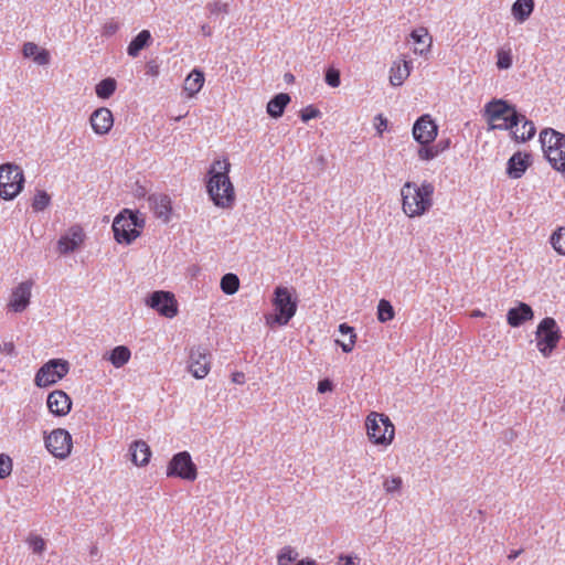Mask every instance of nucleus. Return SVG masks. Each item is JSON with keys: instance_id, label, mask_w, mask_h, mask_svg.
<instances>
[{"instance_id": "1", "label": "nucleus", "mask_w": 565, "mask_h": 565, "mask_svg": "<svg viewBox=\"0 0 565 565\" xmlns=\"http://www.w3.org/2000/svg\"><path fill=\"white\" fill-rule=\"evenodd\" d=\"M232 164L228 158L215 159L206 172L205 188L213 204L231 210L236 203L235 186L230 178Z\"/></svg>"}, {"instance_id": "2", "label": "nucleus", "mask_w": 565, "mask_h": 565, "mask_svg": "<svg viewBox=\"0 0 565 565\" xmlns=\"http://www.w3.org/2000/svg\"><path fill=\"white\" fill-rule=\"evenodd\" d=\"M435 186L429 181H406L401 188L402 211L409 218L427 214L434 206Z\"/></svg>"}, {"instance_id": "3", "label": "nucleus", "mask_w": 565, "mask_h": 565, "mask_svg": "<svg viewBox=\"0 0 565 565\" xmlns=\"http://www.w3.org/2000/svg\"><path fill=\"white\" fill-rule=\"evenodd\" d=\"M540 142L552 168L565 178V135L553 128H545L540 134Z\"/></svg>"}, {"instance_id": "4", "label": "nucleus", "mask_w": 565, "mask_h": 565, "mask_svg": "<svg viewBox=\"0 0 565 565\" xmlns=\"http://www.w3.org/2000/svg\"><path fill=\"white\" fill-rule=\"evenodd\" d=\"M484 115L487 117L490 129L510 130L520 124V114L515 108L505 100L494 99L484 106Z\"/></svg>"}, {"instance_id": "5", "label": "nucleus", "mask_w": 565, "mask_h": 565, "mask_svg": "<svg viewBox=\"0 0 565 565\" xmlns=\"http://www.w3.org/2000/svg\"><path fill=\"white\" fill-rule=\"evenodd\" d=\"M365 428L370 441L376 446L386 448L394 440L395 426L384 414L371 412L365 418Z\"/></svg>"}, {"instance_id": "6", "label": "nucleus", "mask_w": 565, "mask_h": 565, "mask_svg": "<svg viewBox=\"0 0 565 565\" xmlns=\"http://www.w3.org/2000/svg\"><path fill=\"white\" fill-rule=\"evenodd\" d=\"M143 224V220L139 218L137 213L125 209L113 223L115 239L119 244H130L140 235Z\"/></svg>"}, {"instance_id": "7", "label": "nucleus", "mask_w": 565, "mask_h": 565, "mask_svg": "<svg viewBox=\"0 0 565 565\" xmlns=\"http://www.w3.org/2000/svg\"><path fill=\"white\" fill-rule=\"evenodd\" d=\"M24 184L23 171L15 164L0 166V198L12 200L20 194Z\"/></svg>"}, {"instance_id": "8", "label": "nucleus", "mask_w": 565, "mask_h": 565, "mask_svg": "<svg viewBox=\"0 0 565 565\" xmlns=\"http://www.w3.org/2000/svg\"><path fill=\"white\" fill-rule=\"evenodd\" d=\"M561 338V330L554 318L546 317L539 323L535 332L536 347L545 358L552 354Z\"/></svg>"}, {"instance_id": "9", "label": "nucleus", "mask_w": 565, "mask_h": 565, "mask_svg": "<svg viewBox=\"0 0 565 565\" xmlns=\"http://www.w3.org/2000/svg\"><path fill=\"white\" fill-rule=\"evenodd\" d=\"M274 294L273 306L276 315L271 319L279 326L287 324L297 311V302L287 287L279 286Z\"/></svg>"}, {"instance_id": "10", "label": "nucleus", "mask_w": 565, "mask_h": 565, "mask_svg": "<svg viewBox=\"0 0 565 565\" xmlns=\"http://www.w3.org/2000/svg\"><path fill=\"white\" fill-rule=\"evenodd\" d=\"M70 371V364L63 359H52L43 364L35 374L38 387H47L62 380Z\"/></svg>"}, {"instance_id": "11", "label": "nucleus", "mask_w": 565, "mask_h": 565, "mask_svg": "<svg viewBox=\"0 0 565 565\" xmlns=\"http://www.w3.org/2000/svg\"><path fill=\"white\" fill-rule=\"evenodd\" d=\"M167 476L194 481L198 478V468L191 455L188 451L175 454L168 463Z\"/></svg>"}, {"instance_id": "12", "label": "nucleus", "mask_w": 565, "mask_h": 565, "mask_svg": "<svg viewBox=\"0 0 565 565\" xmlns=\"http://www.w3.org/2000/svg\"><path fill=\"white\" fill-rule=\"evenodd\" d=\"M44 444L50 454L55 458L65 459L73 448L72 436L66 429L56 428L44 436Z\"/></svg>"}, {"instance_id": "13", "label": "nucleus", "mask_w": 565, "mask_h": 565, "mask_svg": "<svg viewBox=\"0 0 565 565\" xmlns=\"http://www.w3.org/2000/svg\"><path fill=\"white\" fill-rule=\"evenodd\" d=\"M146 303L166 318L171 319L178 315V302L174 295L170 291H154L147 299Z\"/></svg>"}, {"instance_id": "14", "label": "nucleus", "mask_w": 565, "mask_h": 565, "mask_svg": "<svg viewBox=\"0 0 565 565\" xmlns=\"http://www.w3.org/2000/svg\"><path fill=\"white\" fill-rule=\"evenodd\" d=\"M188 370L195 379H204L211 370V353L206 348H192L189 354Z\"/></svg>"}, {"instance_id": "15", "label": "nucleus", "mask_w": 565, "mask_h": 565, "mask_svg": "<svg viewBox=\"0 0 565 565\" xmlns=\"http://www.w3.org/2000/svg\"><path fill=\"white\" fill-rule=\"evenodd\" d=\"M437 135L438 127L429 115H423L413 126V137L418 143H431Z\"/></svg>"}, {"instance_id": "16", "label": "nucleus", "mask_w": 565, "mask_h": 565, "mask_svg": "<svg viewBox=\"0 0 565 565\" xmlns=\"http://www.w3.org/2000/svg\"><path fill=\"white\" fill-rule=\"evenodd\" d=\"M72 399L62 390H55L47 395L46 406L49 412L57 417H63L72 411Z\"/></svg>"}, {"instance_id": "17", "label": "nucleus", "mask_w": 565, "mask_h": 565, "mask_svg": "<svg viewBox=\"0 0 565 565\" xmlns=\"http://www.w3.org/2000/svg\"><path fill=\"white\" fill-rule=\"evenodd\" d=\"M32 285V281H23L12 290L8 303L9 310L22 312L26 309L30 303Z\"/></svg>"}, {"instance_id": "18", "label": "nucleus", "mask_w": 565, "mask_h": 565, "mask_svg": "<svg viewBox=\"0 0 565 565\" xmlns=\"http://www.w3.org/2000/svg\"><path fill=\"white\" fill-rule=\"evenodd\" d=\"M85 234L79 225L72 226L57 242V250L68 254L76 250L84 243Z\"/></svg>"}, {"instance_id": "19", "label": "nucleus", "mask_w": 565, "mask_h": 565, "mask_svg": "<svg viewBox=\"0 0 565 565\" xmlns=\"http://www.w3.org/2000/svg\"><path fill=\"white\" fill-rule=\"evenodd\" d=\"M89 122L95 134L106 135L114 126L113 113L109 108L100 107L90 115Z\"/></svg>"}, {"instance_id": "20", "label": "nucleus", "mask_w": 565, "mask_h": 565, "mask_svg": "<svg viewBox=\"0 0 565 565\" xmlns=\"http://www.w3.org/2000/svg\"><path fill=\"white\" fill-rule=\"evenodd\" d=\"M128 455L136 467H145L151 458V449L145 440H135L130 444Z\"/></svg>"}, {"instance_id": "21", "label": "nucleus", "mask_w": 565, "mask_h": 565, "mask_svg": "<svg viewBox=\"0 0 565 565\" xmlns=\"http://www.w3.org/2000/svg\"><path fill=\"white\" fill-rule=\"evenodd\" d=\"M413 65L411 61L402 60L393 62L390 70V83L393 86H401L411 75Z\"/></svg>"}, {"instance_id": "22", "label": "nucleus", "mask_w": 565, "mask_h": 565, "mask_svg": "<svg viewBox=\"0 0 565 565\" xmlns=\"http://www.w3.org/2000/svg\"><path fill=\"white\" fill-rule=\"evenodd\" d=\"M411 39L414 42V53L425 55L430 51L433 39L428 30L424 26L417 28L412 31Z\"/></svg>"}, {"instance_id": "23", "label": "nucleus", "mask_w": 565, "mask_h": 565, "mask_svg": "<svg viewBox=\"0 0 565 565\" xmlns=\"http://www.w3.org/2000/svg\"><path fill=\"white\" fill-rule=\"evenodd\" d=\"M530 158L527 153H514L508 161V174L514 179L521 178L531 163Z\"/></svg>"}, {"instance_id": "24", "label": "nucleus", "mask_w": 565, "mask_h": 565, "mask_svg": "<svg viewBox=\"0 0 565 565\" xmlns=\"http://www.w3.org/2000/svg\"><path fill=\"white\" fill-rule=\"evenodd\" d=\"M22 54L25 58H31L38 65H47L51 60L50 52L33 42H25L23 44Z\"/></svg>"}, {"instance_id": "25", "label": "nucleus", "mask_w": 565, "mask_h": 565, "mask_svg": "<svg viewBox=\"0 0 565 565\" xmlns=\"http://www.w3.org/2000/svg\"><path fill=\"white\" fill-rule=\"evenodd\" d=\"M149 203L154 214L164 221L169 220L171 213V200L167 194H152L149 196Z\"/></svg>"}, {"instance_id": "26", "label": "nucleus", "mask_w": 565, "mask_h": 565, "mask_svg": "<svg viewBox=\"0 0 565 565\" xmlns=\"http://www.w3.org/2000/svg\"><path fill=\"white\" fill-rule=\"evenodd\" d=\"M533 318V311L526 303L521 302L516 308H511L508 311V323L511 327H519L523 322Z\"/></svg>"}, {"instance_id": "27", "label": "nucleus", "mask_w": 565, "mask_h": 565, "mask_svg": "<svg viewBox=\"0 0 565 565\" xmlns=\"http://www.w3.org/2000/svg\"><path fill=\"white\" fill-rule=\"evenodd\" d=\"M204 74L202 71L194 68L184 79L183 90L188 97H194L204 85Z\"/></svg>"}, {"instance_id": "28", "label": "nucleus", "mask_w": 565, "mask_h": 565, "mask_svg": "<svg viewBox=\"0 0 565 565\" xmlns=\"http://www.w3.org/2000/svg\"><path fill=\"white\" fill-rule=\"evenodd\" d=\"M520 124L510 130L516 141L530 140L535 135V126L531 120H527L525 116L520 115Z\"/></svg>"}, {"instance_id": "29", "label": "nucleus", "mask_w": 565, "mask_h": 565, "mask_svg": "<svg viewBox=\"0 0 565 565\" xmlns=\"http://www.w3.org/2000/svg\"><path fill=\"white\" fill-rule=\"evenodd\" d=\"M533 10V0H516L511 8L512 15L520 23L525 22L532 14Z\"/></svg>"}, {"instance_id": "30", "label": "nucleus", "mask_w": 565, "mask_h": 565, "mask_svg": "<svg viewBox=\"0 0 565 565\" xmlns=\"http://www.w3.org/2000/svg\"><path fill=\"white\" fill-rule=\"evenodd\" d=\"M289 103L290 96L287 93H280L268 102L267 113L274 118H279Z\"/></svg>"}, {"instance_id": "31", "label": "nucleus", "mask_w": 565, "mask_h": 565, "mask_svg": "<svg viewBox=\"0 0 565 565\" xmlns=\"http://www.w3.org/2000/svg\"><path fill=\"white\" fill-rule=\"evenodd\" d=\"M130 358L131 351L126 345H117L108 354V361L116 369L126 365L129 362Z\"/></svg>"}, {"instance_id": "32", "label": "nucleus", "mask_w": 565, "mask_h": 565, "mask_svg": "<svg viewBox=\"0 0 565 565\" xmlns=\"http://www.w3.org/2000/svg\"><path fill=\"white\" fill-rule=\"evenodd\" d=\"M420 147L417 151V156L422 161H429L435 159L439 156L445 149L448 148L449 142H445V145L441 146V142H438L437 145L431 143H419Z\"/></svg>"}, {"instance_id": "33", "label": "nucleus", "mask_w": 565, "mask_h": 565, "mask_svg": "<svg viewBox=\"0 0 565 565\" xmlns=\"http://www.w3.org/2000/svg\"><path fill=\"white\" fill-rule=\"evenodd\" d=\"M151 41V34L148 30H142L138 35L129 43L127 47L128 55L136 57L139 52L149 45Z\"/></svg>"}, {"instance_id": "34", "label": "nucleus", "mask_w": 565, "mask_h": 565, "mask_svg": "<svg viewBox=\"0 0 565 565\" xmlns=\"http://www.w3.org/2000/svg\"><path fill=\"white\" fill-rule=\"evenodd\" d=\"M339 331L341 334H349L348 342H342L340 340H337V343L342 348L343 352L349 353L353 350L356 341V334L354 332V329L347 323H341L339 326Z\"/></svg>"}, {"instance_id": "35", "label": "nucleus", "mask_w": 565, "mask_h": 565, "mask_svg": "<svg viewBox=\"0 0 565 565\" xmlns=\"http://www.w3.org/2000/svg\"><path fill=\"white\" fill-rule=\"evenodd\" d=\"M550 243L558 255L565 256V226H559L552 233Z\"/></svg>"}, {"instance_id": "36", "label": "nucleus", "mask_w": 565, "mask_h": 565, "mask_svg": "<svg viewBox=\"0 0 565 565\" xmlns=\"http://www.w3.org/2000/svg\"><path fill=\"white\" fill-rule=\"evenodd\" d=\"M115 90L116 81L110 77L100 81L95 87L96 95L103 99L109 98L115 93Z\"/></svg>"}, {"instance_id": "37", "label": "nucleus", "mask_w": 565, "mask_h": 565, "mask_svg": "<svg viewBox=\"0 0 565 565\" xmlns=\"http://www.w3.org/2000/svg\"><path fill=\"white\" fill-rule=\"evenodd\" d=\"M239 279L235 274H226L221 279V289L226 295H233L238 290Z\"/></svg>"}, {"instance_id": "38", "label": "nucleus", "mask_w": 565, "mask_h": 565, "mask_svg": "<svg viewBox=\"0 0 565 565\" xmlns=\"http://www.w3.org/2000/svg\"><path fill=\"white\" fill-rule=\"evenodd\" d=\"M394 309L390 301L381 299L377 306V319L381 322H387L394 318Z\"/></svg>"}, {"instance_id": "39", "label": "nucleus", "mask_w": 565, "mask_h": 565, "mask_svg": "<svg viewBox=\"0 0 565 565\" xmlns=\"http://www.w3.org/2000/svg\"><path fill=\"white\" fill-rule=\"evenodd\" d=\"M51 202V196L43 190L36 191L32 200V209L35 212L45 210Z\"/></svg>"}, {"instance_id": "40", "label": "nucleus", "mask_w": 565, "mask_h": 565, "mask_svg": "<svg viewBox=\"0 0 565 565\" xmlns=\"http://www.w3.org/2000/svg\"><path fill=\"white\" fill-rule=\"evenodd\" d=\"M298 557V553L290 546L282 547L277 555V565H290Z\"/></svg>"}, {"instance_id": "41", "label": "nucleus", "mask_w": 565, "mask_h": 565, "mask_svg": "<svg viewBox=\"0 0 565 565\" xmlns=\"http://www.w3.org/2000/svg\"><path fill=\"white\" fill-rule=\"evenodd\" d=\"M497 66L500 70H508L512 66L511 50L500 49L497 52Z\"/></svg>"}, {"instance_id": "42", "label": "nucleus", "mask_w": 565, "mask_h": 565, "mask_svg": "<svg viewBox=\"0 0 565 565\" xmlns=\"http://www.w3.org/2000/svg\"><path fill=\"white\" fill-rule=\"evenodd\" d=\"M26 543L35 554H42L46 547L44 539L40 535H30Z\"/></svg>"}, {"instance_id": "43", "label": "nucleus", "mask_w": 565, "mask_h": 565, "mask_svg": "<svg viewBox=\"0 0 565 565\" xmlns=\"http://www.w3.org/2000/svg\"><path fill=\"white\" fill-rule=\"evenodd\" d=\"M402 486H403V480L401 477H397V476L386 478L383 482L384 490L387 493L398 492L402 489Z\"/></svg>"}, {"instance_id": "44", "label": "nucleus", "mask_w": 565, "mask_h": 565, "mask_svg": "<svg viewBox=\"0 0 565 565\" xmlns=\"http://www.w3.org/2000/svg\"><path fill=\"white\" fill-rule=\"evenodd\" d=\"M12 472V459L4 454L0 455V479H4Z\"/></svg>"}, {"instance_id": "45", "label": "nucleus", "mask_w": 565, "mask_h": 565, "mask_svg": "<svg viewBox=\"0 0 565 565\" xmlns=\"http://www.w3.org/2000/svg\"><path fill=\"white\" fill-rule=\"evenodd\" d=\"M326 83L335 88L340 86V72L334 67H329L326 72Z\"/></svg>"}, {"instance_id": "46", "label": "nucleus", "mask_w": 565, "mask_h": 565, "mask_svg": "<svg viewBox=\"0 0 565 565\" xmlns=\"http://www.w3.org/2000/svg\"><path fill=\"white\" fill-rule=\"evenodd\" d=\"M320 110L318 108H316L315 106L312 105H309L307 107H305L301 111H300V118L302 121L307 122L309 121L310 119H313V118H317L320 116Z\"/></svg>"}, {"instance_id": "47", "label": "nucleus", "mask_w": 565, "mask_h": 565, "mask_svg": "<svg viewBox=\"0 0 565 565\" xmlns=\"http://www.w3.org/2000/svg\"><path fill=\"white\" fill-rule=\"evenodd\" d=\"M360 558L351 555H341L339 557V565H359Z\"/></svg>"}, {"instance_id": "48", "label": "nucleus", "mask_w": 565, "mask_h": 565, "mask_svg": "<svg viewBox=\"0 0 565 565\" xmlns=\"http://www.w3.org/2000/svg\"><path fill=\"white\" fill-rule=\"evenodd\" d=\"M333 390L332 382L328 379H324L318 383V392L319 393H327L331 392Z\"/></svg>"}, {"instance_id": "49", "label": "nucleus", "mask_w": 565, "mask_h": 565, "mask_svg": "<svg viewBox=\"0 0 565 565\" xmlns=\"http://www.w3.org/2000/svg\"><path fill=\"white\" fill-rule=\"evenodd\" d=\"M379 122L376 124V130L380 135L387 128V119L383 115H377L375 118Z\"/></svg>"}, {"instance_id": "50", "label": "nucleus", "mask_w": 565, "mask_h": 565, "mask_svg": "<svg viewBox=\"0 0 565 565\" xmlns=\"http://www.w3.org/2000/svg\"><path fill=\"white\" fill-rule=\"evenodd\" d=\"M0 351L8 355H13L15 353V348L12 342H4L2 345H0Z\"/></svg>"}, {"instance_id": "51", "label": "nucleus", "mask_w": 565, "mask_h": 565, "mask_svg": "<svg viewBox=\"0 0 565 565\" xmlns=\"http://www.w3.org/2000/svg\"><path fill=\"white\" fill-rule=\"evenodd\" d=\"M232 381L236 384H243L245 382V375L243 372H234L232 374Z\"/></svg>"}, {"instance_id": "52", "label": "nucleus", "mask_w": 565, "mask_h": 565, "mask_svg": "<svg viewBox=\"0 0 565 565\" xmlns=\"http://www.w3.org/2000/svg\"><path fill=\"white\" fill-rule=\"evenodd\" d=\"M148 73H150L152 75H158V66L149 63L148 64Z\"/></svg>"}, {"instance_id": "53", "label": "nucleus", "mask_w": 565, "mask_h": 565, "mask_svg": "<svg viewBox=\"0 0 565 565\" xmlns=\"http://www.w3.org/2000/svg\"><path fill=\"white\" fill-rule=\"evenodd\" d=\"M522 552H523L522 550L512 551V552L509 554L508 558H509V559H514V558H516L518 556H520Z\"/></svg>"}, {"instance_id": "54", "label": "nucleus", "mask_w": 565, "mask_h": 565, "mask_svg": "<svg viewBox=\"0 0 565 565\" xmlns=\"http://www.w3.org/2000/svg\"><path fill=\"white\" fill-rule=\"evenodd\" d=\"M483 316H484V313H483L482 311H480V310H473V311L471 312V317H475V318H477V317H483Z\"/></svg>"}, {"instance_id": "55", "label": "nucleus", "mask_w": 565, "mask_h": 565, "mask_svg": "<svg viewBox=\"0 0 565 565\" xmlns=\"http://www.w3.org/2000/svg\"><path fill=\"white\" fill-rule=\"evenodd\" d=\"M108 33H114L117 30V25L105 26Z\"/></svg>"}, {"instance_id": "56", "label": "nucleus", "mask_w": 565, "mask_h": 565, "mask_svg": "<svg viewBox=\"0 0 565 565\" xmlns=\"http://www.w3.org/2000/svg\"><path fill=\"white\" fill-rule=\"evenodd\" d=\"M297 565H317L315 561L303 562L300 561Z\"/></svg>"}, {"instance_id": "57", "label": "nucleus", "mask_w": 565, "mask_h": 565, "mask_svg": "<svg viewBox=\"0 0 565 565\" xmlns=\"http://www.w3.org/2000/svg\"><path fill=\"white\" fill-rule=\"evenodd\" d=\"M287 76H288V77H287V81H290V79H292V78H294V75H291V74H289V75H287Z\"/></svg>"}, {"instance_id": "58", "label": "nucleus", "mask_w": 565, "mask_h": 565, "mask_svg": "<svg viewBox=\"0 0 565 565\" xmlns=\"http://www.w3.org/2000/svg\"><path fill=\"white\" fill-rule=\"evenodd\" d=\"M287 76H288V77H287V81H290V79H292V78H294V75H291V74H289V75H287Z\"/></svg>"}]
</instances>
